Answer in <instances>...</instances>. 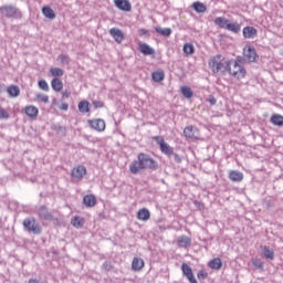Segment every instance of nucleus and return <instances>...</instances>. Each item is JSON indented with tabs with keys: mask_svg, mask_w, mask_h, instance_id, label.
I'll use <instances>...</instances> for the list:
<instances>
[{
	"mask_svg": "<svg viewBox=\"0 0 283 283\" xmlns=\"http://www.w3.org/2000/svg\"><path fill=\"white\" fill-rule=\"evenodd\" d=\"M193 52H196V48L193 46V44L191 43H186L184 45V53L185 54H193Z\"/></svg>",
	"mask_w": 283,
	"mask_h": 283,
	"instance_id": "38",
	"label": "nucleus"
},
{
	"mask_svg": "<svg viewBox=\"0 0 283 283\" xmlns=\"http://www.w3.org/2000/svg\"><path fill=\"white\" fill-rule=\"evenodd\" d=\"M145 266V261L143 259L134 258L132 263L133 271H142Z\"/></svg>",
	"mask_w": 283,
	"mask_h": 283,
	"instance_id": "24",
	"label": "nucleus"
},
{
	"mask_svg": "<svg viewBox=\"0 0 283 283\" xmlns=\"http://www.w3.org/2000/svg\"><path fill=\"white\" fill-rule=\"evenodd\" d=\"M214 23L219 25L221 29L227 30V25L229 23V20L222 17H219L214 20Z\"/></svg>",
	"mask_w": 283,
	"mask_h": 283,
	"instance_id": "35",
	"label": "nucleus"
},
{
	"mask_svg": "<svg viewBox=\"0 0 283 283\" xmlns=\"http://www.w3.org/2000/svg\"><path fill=\"white\" fill-rule=\"evenodd\" d=\"M207 101H208V103H210V105H216V103H218V99H216V97L213 95H209Z\"/></svg>",
	"mask_w": 283,
	"mask_h": 283,
	"instance_id": "48",
	"label": "nucleus"
},
{
	"mask_svg": "<svg viewBox=\"0 0 283 283\" xmlns=\"http://www.w3.org/2000/svg\"><path fill=\"white\" fill-rule=\"evenodd\" d=\"M270 122L276 127H283V116L280 114H273L270 118Z\"/></svg>",
	"mask_w": 283,
	"mask_h": 283,
	"instance_id": "26",
	"label": "nucleus"
},
{
	"mask_svg": "<svg viewBox=\"0 0 283 283\" xmlns=\"http://www.w3.org/2000/svg\"><path fill=\"white\" fill-rule=\"evenodd\" d=\"M192 8L195 10V12H198L199 14L202 12H207V6H205V3L197 1L192 3Z\"/></svg>",
	"mask_w": 283,
	"mask_h": 283,
	"instance_id": "32",
	"label": "nucleus"
},
{
	"mask_svg": "<svg viewBox=\"0 0 283 283\" xmlns=\"http://www.w3.org/2000/svg\"><path fill=\"white\" fill-rule=\"evenodd\" d=\"M149 31L145 30V29H140L139 34L140 36H144V34H147Z\"/></svg>",
	"mask_w": 283,
	"mask_h": 283,
	"instance_id": "52",
	"label": "nucleus"
},
{
	"mask_svg": "<svg viewBox=\"0 0 283 283\" xmlns=\"http://www.w3.org/2000/svg\"><path fill=\"white\" fill-rule=\"evenodd\" d=\"M52 129H53V132H56L57 134L65 135L67 133V128H65V126H62L59 124L52 125Z\"/></svg>",
	"mask_w": 283,
	"mask_h": 283,
	"instance_id": "37",
	"label": "nucleus"
},
{
	"mask_svg": "<svg viewBox=\"0 0 283 283\" xmlns=\"http://www.w3.org/2000/svg\"><path fill=\"white\" fill-rule=\"evenodd\" d=\"M242 27L238 22H230L228 21V24H226V30H229V32H233V34H238Z\"/></svg>",
	"mask_w": 283,
	"mask_h": 283,
	"instance_id": "20",
	"label": "nucleus"
},
{
	"mask_svg": "<svg viewBox=\"0 0 283 283\" xmlns=\"http://www.w3.org/2000/svg\"><path fill=\"white\" fill-rule=\"evenodd\" d=\"M36 98H39V101H41V103H50V97L48 95L38 94Z\"/></svg>",
	"mask_w": 283,
	"mask_h": 283,
	"instance_id": "43",
	"label": "nucleus"
},
{
	"mask_svg": "<svg viewBox=\"0 0 283 283\" xmlns=\"http://www.w3.org/2000/svg\"><path fill=\"white\" fill-rule=\"evenodd\" d=\"M24 112L29 118H36L39 116V108L36 106H27Z\"/></svg>",
	"mask_w": 283,
	"mask_h": 283,
	"instance_id": "23",
	"label": "nucleus"
},
{
	"mask_svg": "<svg viewBox=\"0 0 283 283\" xmlns=\"http://www.w3.org/2000/svg\"><path fill=\"white\" fill-rule=\"evenodd\" d=\"M51 87L54 92H61L63 90V81L59 77H54L51 81Z\"/></svg>",
	"mask_w": 283,
	"mask_h": 283,
	"instance_id": "22",
	"label": "nucleus"
},
{
	"mask_svg": "<svg viewBox=\"0 0 283 283\" xmlns=\"http://www.w3.org/2000/svg\"><path fill=\"white\" fill-rule=\"evenodd\" d=\"M114 3L122 12H132V2L129 0H114Z\"/></svg>",
	"mask_w": 283,
	"mask_h": 283,
	"instance_id": "12",
	"label": "nucleus"
},
{
	"mask_svg": "<svg viewBox=\"0 0 283 283\" xmlns=\"http://www.w3.org/2000/svg\"><path fill=\"white\" fill-rule=\"evenodd\" d=\"M62 98H70V92L64 91V92L62 93Z\"/></svg>",
	"mask_w": 283,
	"mask_h": 283,
	"instance_id": "51",
	"label": "nucleus"
},
{
	"mask_svg": "<svg viewBox=\"0 0 283 283\" xmlns=\"http://www.w3.org/2000/svg\"><path fill=\"white\" fill-rule=\"evenodd\" d=\"M78 112H81V114H87L90 112V102L87 101L80 102Z\"/></svg>",
	"mask_w": 283,
	"mask_h": 283,
	"instance_id": "34",
	"label": "nucleus"
},
{
	"mask_svg": "<svg viewBox=\"0 0 283 283\" xmlns=\"http://www.w3.org/2000/svg\"><path fill=\"white\" fill-rule=\"evenodd\" d=\"M181 271L182 274L187 276V280L190 283H198V280H196V276H193V270L191 269V266H189V264L182 263Z\"/></svg>",
	"mask_w": 283,
	"mask_h": 283,
	"instance_id": "9",
	"label": "nucleus"
},
{
	"mask_svg": "<svg viewBox=\"0 0 283 283\" xmlns=\"http://www.w3.org/2000/svg\"><path fill=\"white\" fill-rule=\"evenodd\" d=\"M262 253H263L264 258H266V260H274L275 259V252L266 245L263 247Z\"/></svg>",
	"mask_w": 283,
	"mask_h": 283,
	"instance_id": "31",
	"label": "nucleus"
},
{
	"mask_svg": "<svg viewBox=\"0 0 283 283\" xmlns=\"http://www.w3.org/2000/svg\"><path fill=\"white\" fill-rule=\"evenodd\" d=\"M155 140L158 143L159 149L163 154H165V156H167L168 158H171V156H174V147L169 146V144H167V142H165L163 137H155Z\"/></svg>",
	"mask_w": 283,
	"mask_h": 283,
	"instance_id": "6",
	"label": "nucleus"
},
{
	"mask_svg": "<svg viewBox=\"0 0 283 283\" xmlns=\"http://www.w3.org/2000/svg\"><path fill=\"white\" fill-rule=\"evenodd\" d=\"M57 61H60V63H62V65H70V56H67L65 54H60L57 56Z\"/></svg>",
	"mask_w": 283,
	"mask_h": 283,
	"instance_id": "39",
	"label": "nucleus"
},
{
	"mask_svg": "<svg viewBox=\"0 0 283 283\" xmlns=\"http://www.w3.org/2000/svg\"><path fill=\"white\" fill-rule=\"evenodd\" d=\"M181 94L185 98H191L193 96V91H191V87L189 86H182Z\"/></svg>",
	"mask_w": 283,
	"mask_h": 283,
	"instance_id": "36",
	"label": "nucleus"
},
{
	"mask_svg": "<svg viewBox=\"0 0 283 283\" xmlns=\"http://www.w3.org/2000/svg\"><path fill=\"white\" fill-rule=\"evenodd\" d=\"M38 85L40 90H43L44 92H50V85H48V82L45 80H40L38 82Z\"/></svg>",
	"mask_w": 283,
	"mask_h": 283,
	"instance_id": "40",
	"label": "nucleus"
},
{
	"mask_svg": "<svg viewBox=\"0 0 283 283\" xmlns=\"http://www.w3.org/2000/svg\"><path fill=\"white\" fill-rule=\"evenodd\" d=\"M232 72H238V69L233 67Z\"/></svg>",
	"mask_w": 283,
	"mask_h": 283,
	"instance_id": "55",
	"label": "nucleus"
},
{
	"mask_svg": "<svg viewBox=\"0 0 283 283\" xmlns=\"http://www.w3.org/2000/svg\"><path fill=\"white\" fill-rule=\"evenodd\" d=\"M171 157L174 158L175 163H177V165H180V163H182V157H180V155L174 153Z\"/></svg>",
	"mask_w": 283,
	"mask_h": 283,
	"instance_id": "45",
	"label": "nucleus"
},
{
	"mask_svg": "<svg viewBox=\"0 0 283 283\" xmlns=\"http://www.w3.org/2000/svg\"><path fill=\"white\" fill-rule=\"evenodd\" d=\"M140 169H149L150 171H157L158 169V161L156 159L151 158V156L139 153L137 156V160H134L129 165V171L130 174H134L135 176L140 171Z\"/></svg>",
	"mask_w": 283,
	"mask_h": 283,
	"instance_id": "1",
	"label": "nucleus"
},
{
	"mask_svg": "<svg viewBox=\"0 0 283 283\" xmlns=\"http://www.w3.org/2000/svg\"><path fill=\"white\" fill-rule=\"evenodd\" d=\"M83 203L85 205V207H96V196L94 195L84 196Z\"/></svg>",
	"mask_w": 283,
	"mask_h": 283,
	"instance_id": "21",
	"label": "nucleus"
},
{
	"mask_svg": "<svg viewBox=\"0 0 283 283\" xmlns=\"http://www.w3.org/2000/svg\"><path fill=\"white\" fill-rule=\"evenodd\" d=\"M138 220H143L144 222H147L149 218H151V212L147 208H143L137 212Z\"/></svg>",
	"mask_w": 283,
	"mask_h": 283,
	"instance_id": "19",
	"label": "nucleus"
},
{
	"mask_svg": "<svg viewBox=\"0 0 283 283\" xmlns=\"http://www.w3.org/2000/svg\"><path fill=\"white\" fill-rule=\"evenodd\" d=\"M29 283H44V282H40V281L36 280V279H30V280H29Z\"/></svg>",
	"mask_w": 283,
	"mask_h": 283,
	"instance_id": "53",
	"label": "nucleus"
},
{
	"mask_svg": "<svg viewBox=\"0 0 283 283\" xmlns=\"http://www.w3.org/2000/svg\"><path fill=\"white\" fill-rule=\"evenodd\" d=\"M86 174H87V168H85V166L83 165H80L72 169L71 176L73 178H76L77 180H81V178H83V176H85Z\"/></svg>",
	"mask_w": 283,
	"mask_h": 283,
	"instance_id": "14",
	"label": "nucleus"
},
{
	"mask_svg": "<svg viewBox=\"0 0 283 283\" xmlns=\"http://www.w3.org/2000/svg\"><path fill=\"white\" fill-rule=\"evenodd\" d=\"M233 63V60H228L224 61L222 57V54H217L209 61V67L212 70L213 74L222 73L224 74L226 72H229L231 76H233V69H231V65Z\"/></svg>",
	"mask_w": 283,
	"mask_h": 283,
	"instance_id": "2",
	"label": "nucleus"
},
{
	"mask_svg": "<svg viewBox=\"0 0 283 283\" xmlns=\"http://www.w3.org/2000/svg\"><path fill=\"white\" fill-rule=\"evenodd\" d=\"M196 134H200V130L198 129V127L190 125L184 129V135L186 136V138L193 139L196 138Z\"/></svg>",
	"mask_w": 283,
	"mask_h": 283,
	"instance_id": "16",
	"label": "nucleus"
},
{
	"mask_svg": "<svg viewBox=\"0 0 283 283\" xmlns=\"http://www.w3.org/2000/svg\"><path fill=\"white\" fill-rule=\"evenodd\" d=\"M23 227L28 233H34V235H40L41 227L36 223V219L34 218H27L23 220Z\"/></svg>",
	"mask_w": 283,
	"mask_h": 283,
	"instance_id": "5",
	"label": "nucleus"
},
{
	"mask_svg": "<svg viewBox=\"0 0 283 283\" xmlns=\"http://www.w3.org/2000/svg\"><path fill=\"white\" fill-rule=\"evenodd\" d=\"M4 87H6V86L0 85V92H3Z\"/></svg>",
	"mask_w": 283,
	"mask_h": 283,
	"instance_id": "54",
	"label": "nucleus"
},
{
	"mask_svg": "<svg viewBox=\"0 0 283 283\" xmlns=\"http://www.w3.org/2000/svg\"><path fill=\"white\" fill-rule=\"evenodd\" d=\"M155 32H157V34H160L161 36H171L172 30H171V28L163 29L160 27H156Z\"/></svg>",
	"mask_w": 283,
	"mask_h": 283,
	"instance_id": "30",
	"label": "nucleus"
},
{
	"mask_svg": "<svg viewBox=\"0 0 283 283\" xmlns=\"http://www.w3.org/2000/svg\"><path fill=\"white\" fill-rule=\"evenodd\" d=\"M253 266H255L256 269H264V263L260 260H255L253 261Z\"/></svg>",
	"mask_w": 283,
	"mask_h": 283,
	"instance_id": "47",
	"label": "nucleus"
},
{
	"mask_svg": "<svg viewBox=\"0 0 283 283\" xmlns=\"http://www.w3.org/2000/svg\"><path fill=\"white\" fill-rule=\"evenodd\" d=\"M93 107H94V109H101V108L105 107V103L103 101H94Z\"/></svg>",
	"mask_w": 283,
	"mask_h": 283,
	"instance_id": "42",
	"label": "nucleus"
},
{
	"mask_svg": "<svg viewBox=\"0 0 283 283\" xmlns=\"http://www.w3.org/2000/svg\"><path fill=\"white\" fill-rule=\"evenodd\" d=\"M0 14L2 19H23V13L21 12V9L17 8V6L13 4H4L0 7Z\"/></svg>",
	"mask_w": 283,
	"mask_h": 283,
	"instance_id": "3",
	"label": "nucleus"
},
{
	"mask_svg": "<svg viewBox=\"0 0 283 283\" xmlns=\"http://www.w3.org/2000/svg\"><path fill=\"white\" fill-rule=\"evenodd\" d=\"M0 118H10V114L4 108H0Z\"/></svg>",
	"mask_w": 283,
	"mask_h": 283,
	"instance_id": "46",
	"label": "nucleus"
},
{
	"mask_svg": "<svg viewBox=\"0 0 283 283\" xmlns=\"http://www.w3.org/2000/svg\"><path fill=\"white\" fill-rule=\"evenodd\" d=\"M42 13L44 14V17L46 19H51V20L56 19V13H54V10L50 7H43L42 8Z\"/></svg>",
	"mask_w": 283,
	"mask_h": 283,
	"instance_id": "28",
	"label": "nucleus"
},
{
	"mask_svg": "<svg viewBox=\"0 0 283 283\" xmlns=\"http://www.w3.org/2000/svg\"><path fill=\"white\" fill-rule=\"evenodd\" d=\"M102 266L105 271H112V269H114L111 261H105Z\"/></svg>",
	"mask_w": 283,
	"mask_h": 283,
	"instance_id": "44",
	"label": "nucleus"
},
{
	"mask_svg": "<svg viewBox=\"0 0 283 283\" xmlns=\"http://www.w3.org/2000/svg\"><path fill=\"white\" fill-rule=\"evenodd\" d=\"M229 178L232 182H242L244 180V174L240 172L239 170H231L229 172Z\"/></svg>",
	"mask_w": 283,
	"mask_h": 283,
	"instance_id": "18",
	"label": "nucleus"
},
{
	"mask_svg": "<svg viewBox=\"0 0 283 283\" xmlns=\"http://www.w3.org/2000/svg\"><path fill=\"white\" fill-rule=\"evenodd\" d=\"M245 61H247V57H244V55L243 56L238 55L237 59L232 61V65L234 70H238L232 72V76H234V78H238L239 81L247 76V69L240 65V63H244Z\"/></svg>",
	"mask_w": 283,
	"mask_h": 283,
	"instance_id": "4",
	"label": "nucleus"
},
{
	"mask_svg": "<svg viewBox=\"0 0 283 283\" xmlns=\"http://www.w3.org/2000/svg\"><path fill=\"white\" fill-rule=\"evenodd\" d=\"M197 275H198L199 280H200V277H202V280H207V272H205V271L198 272Z\"/></svg>",
	"mask_w": 283,
	"mask_h": 283,
	"instance_id": "50",
	"label": "nucleus"
},
{
	"mask_svg": "<svg viewBox=\"0 0 283 283\" xmlns=\"http://www.w3.org/2000/svg\"><path fill=\"white\" fill-rule=\"evenodd\" d=\"M7 92H8L9 96H11L12 98H17V96H19V94H21V88H19V86H17V85H10L7 88Z\"/></svg>",
	"mask_w": 283,
	"mask_h": 283,
	"instance_id": "27",
	"label": "nucleus"
},
{
	"mask_svg": "<svg viewBox=\"0 0 283 283\" xmlns=\"http://www.w3.org/2000/svg\"><path fill=\"white\" fill-rule=\"evenodd\" d=\"M60 109H62L63 112H67V109H70V105L67 103H62Z\"/></svg>",
	"mask_w": 283,
	"mask_h": 283,
	"instance_id": "49",
	"label": "nucleus"
},
{
	"mask_svg": "<svg viewBox=\"0 0 283 283\" xmlns=\"http://www.w3.org/2000/svg\"><path fill=\"white\" fill-rule=\"evenodd\" d=\"M88 125L95 132H105V119H88Z\"/></svg>",
	"mask_w": 283,
	"mask_h": 283,
	"instance_id": "10",
	"label": "nucleus"
},
{
	"mask_svg": "<svg viewBox=\"0 0 283 283\" xmlns=\"http://www.w3.org/2000/svg\"><path fill=\"white\" fill-rule=\"evenodd\" d=\"M50 73L52 76H63V70L59 67H51Z\"/></svg>",
	"mask_w": 283,
	"mask_h": 283,
	"instance_id": "41",
	"label": "nucleus"
},
{
	"mask_svg": "<svg viewBox=\"0 0 283 283\" xmlns=\"http://www.w3.org/2000/svg\"><path fill=\"white\" fill-rule=\"evenodd\" d=\"M109 34L112 38H114V40L118 44H120V43H123V41H125V33H123V31L120 29L112 28V29H109Z\"/></svg>",
	"mask_w": 283,
	"mask_h": 283,
	"instance_id": "11",
	"label": "nucleus"
},
{
	"mask_svg": "<svg viewBox=\"0 0 283 283\" xmlns=\"http://www.w3.org/2000/svg\"><path fill=\"white\" fill-rule=\"evenodd\" d=\"M138 50L142 54H144V56H151L153 54H156V50H154V48L149 46L147 43L139 42Z\"/></svg>",
	"mask_w": 283,
	"mask_h": 283,
	"instance_id": "13",
	"label": "nucleus"
},
{
	"mask_svg": "<svg viewBox=\"0 0 283 283\" xmlns=\"http://www.w3.org/2000/svg\"><path fill=\"white\" fill-rule=\"evenodd\" d=\"M177 245L180 249H187V247H191V238L187 237V235H181L178 237L177 239Z\"/></svg>",
	"mask_w": 283,
	"mask_h": 283,
	"instance_id": "17",
	"label": "nucleus"
},
{
	"mask_svg": "<svg viewBox=\"0 0 283 283\" xmlns=\"http://www.w3.org/2000/svg\"><path fill=\"white\" fill-rule=\"evenodd\" d=\"M243 55L248 63H255V61H258V52H255L254 46H248V49H244Z\"/></svg>",
	"mask_w": 283,
	"mask_h": 283,
	"instance_id": "7",
	"label": "nucleus"
},
{
	"mask_svg": "<svg viewBox=\"0 0 283 283\" xmlns=\"http://www.w3.org/2000/svg\"><path fill=\"white\" fill-rule=\"evenodd\" d=\"M243 36L244 39H255L258 36V29L255 27H244Z\"/></svg>",
	"mask_w": 283,
	"mask_h": 283,
	"instance_id": "15",
	"label": "nucleus"
},
{
	"mask_svg": "<svg viewBox=\"0 0 283 283\" xmlns=\"http://www.w3.org/2000/svg\"><path fill=\"white\" fill-rule=\"evenodd\" d=\"M38 217L40 220H46L48 222H52V220H54V214L50 212L45 206H40L38 209Z\"/></svg>",
	"mask_w": 283,
	"mask_h": 283,
	"instance_id": "8",
	"label": "nucleus"
},
{
	"mask_svg": "<svg viewBox=\"0 0 283 283\" xmlns=\"http://www.w3.org/2000/svg\"><path fill=\"white\" fill-rule=\"evenodd\" d=\"M151 78L155 83H163L165 81V71H155L151 73Z\"/></svg>",
	"mask_w": 283,
	"mask_h": 283,
	"instance_id": "25",
	"label": "nucleus"
},
{
	"mask_svg": "<svg viewBox=\"0 0 283 283\" xmlns=\"http://www.w3.org/2000/svg\"><path fill=\"white\" fill-rule=\"evenodd\" d=\"M208 265L210 269H214V271H220L222 269V260L220 258L212 259Z\"/></svg>",
	"mask_w": 283,
	"mask_h": 283,
	"instance_id": "29",
	"label": "nucleus"
},
{
	"mask_svg": "<svg viewBox=\"0 0 283 283\" xmlns=\"http://www.w3.org/2000/svg\"><path fill=\"white\" fill-rule=\"evenodd\" d=\"M71 224H73V227H75V229H83V226L85 224V220H83V218H81V217H74L71 220Z\"/></svg>",
	"mask_w": 283,
	"mask_h": 283,
	"instance_id": "33",
	"label": "nucleus"
}]
</instances>
